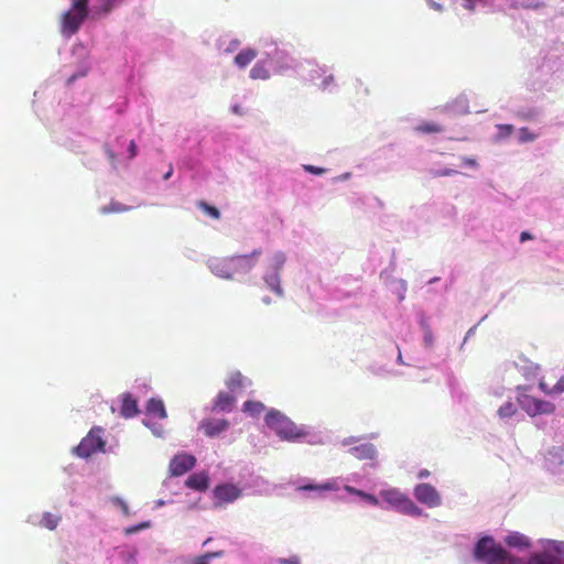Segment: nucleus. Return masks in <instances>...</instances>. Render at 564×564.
I'll return each mask as SVG.
<instances>
[{"label":"nucleus","instance_id":"nucleus-4","mask_svg":"<svg viewBox=\"0 0 564 564\" xmlns=\"http://www.w3.org/2000/svg\"><path fill=\"white\" fill-rule=\"evenodd\" d=\"M264 423L281 441L289 443H307L311 445L323 443L321 433L315 432L313 427L308 425H297L289 416L274 408L267 411Z\"/></svg>","mask_w":564,"mask_h":564},{"label":"nucleus","instance_id":"nucleus-45","mask_svg":"<svg viewBox=\"0 0 564 564\" xmlns=\"http://www.w3.org/2000/svg\"><path fill=\"white\" fill-rule=\"evenodd\" d=\"M302 167L306 173L316 175V176H321L327 172V169L312 165V164H303Z\"/></svg>","mask_w":564,"mask_h":564},{"label":"nucleus","instance_id":"nucleus-23","mask_svg":"<svg viewBox=\"0 0 564 564\" xmlns=\"http://www.w3.org/2000/svg\"><path fill=\"white\" fill-rule=\"evenodd\" d=\"M185 486L196 491H205L209 487V476L205 471L194 473L187 477Z\"/></svg>","mask_w":564,"mask_h":564},{"label":"nucleus","instance_id":"nucleus-38","mask_svg":"<svg viewBox=\"0 0 564 564\" xmlns=\"http://www.w3.org/2000/svg\"><path fill=\"white\" fill-rule=\"evenodd\" d=\"M131 208H132L131 206L123 205L119 202H111L109 205L102 206L100 208V213L101 214L122 213V212H128Z\"/></svg>","mask_w":564,"mask_h":564},{"label":"nucleus","instance_id":"nucleus-32","mask_svg":"<svg viewBox=\"0 0 564 564\" xmlns=\"http://www.w3.org/2000/svg\"><path fill=\"white\" fill-rule=\"evenodd\" d=\"M61 521V514H54L46 511L41 514L40 527L53 531L58 527Z\"/></svg>","mask_w":564,"mask_h":564},{"label":"nucleus","instance_id":"nucleus-20","mask_svg":"<svg viewBox=\"0 0 564 564\" xmlns=\"http://www.w3.org/2000/svg\"><path fill=\"white\" fill-rule=\"evenodd\" d=\"M199 430H203L208 437H216L229 429V421L226 419H204L199 422Z\"/></svg>","mask_w":564,"mask_h":564},{"label":"nucleus","instance_id":"nucleus-12","mask_svg":"<svg viewBox=\"0 0 564 564\" xmlns=\"http://www.w3.org/2000/svg\"><path fill=\"white\" fill-rule=\"evenodd\" d=\"M519 405L528 415L534 417L543 414H552L555 405L546 400L538 399L528 394L518 398Z\"/></svg>","mask_w":564,"mask_h":564},{"label":"nucleus","instance_id":"nucleus-14","mask_svg":"<svg viewBox=\"0 0 564 564\" xmlns=\"http://www.w3.org/2000/svg\"><path fill=\"white\" fill-rule=\"evenodd\" d=\"M241 496L242 488L230 481L220 482L213 488L215 507H220L224 503H232Z\"/></svg>","mask_w":564,"mask_h":564},{"label":"nucleus","instance_id":"nucleus-35","mask_svg":"<svg viewBox=\"0 0 564 564\" xmlns=\"http://www.w3.org/2000/svg\"><path fill=\"white\" fill-rule=\"evenodd\" d=\"M391 290L397 294L398 301L401 303L405 299L408 283L404 279H395L391 282Z\"/></svg>","mask_w":564,"mask_h":564},{"label":"nucleus","instance_id":"nucleus-25","mask_svg":"<svg viewBox=\"0 0 564 564\" xmlns=\"http://www.w3.org/2000/svg\"><path fill=\"white\" fill-rule=\"evenodd\" d=\"M498 416L506 423H508L509 420L519 422L524 417L523 414L518 410L517 405L511 401L505 402L498 409Z\"/></svg>","mask_w":564,"mask_h":564},{"label":"nucleus","instance_id":"nucleus-34","mask_svg":"<svg viewBox=\"0 0 564 564\" xmlns=\"http://www.w3.org/2000/svg\"><path fill=\"white\" fill-rule=\"evenodd\" d=\"M264 409V404L260 401L247 400L242 404V411L252 417L258 416Z\"/></svg>","mask_w":564,"mask_h":564},{"label":"nucleus","instance_id":"nucleus-56","mask_svg":"<svg viewBox=\"0 0 564 564\" xmlns=\"http://www.w3.org/2000/svg\"><path fill=\"white\" fill-rule=\"evenodd\" d=\"M360 440V437H357V436H349V437H346L341 441V445L343 446H350L355 443H357L358 441Z\"/></svg>","mask_w":564,"mask_h":564},{"label":"nucleus","instance_id":"nucleus-47","mask_svg":"<svg viewBox=\"0 0 564 564\" xmlns=\"http://www.w3.org/2000/svg\"><path fill=\"white\" fill-rule=\"evenodd\" d=\"M458 173H459V172H458L457 170L449 169V167L437 169V170H432V171H431V174H432L434 177L453 176V175H456V174H458Z\"/></svg>","mask_w":564,"mask_h":564},{"label":"nucleus","instance_id":"nucleus-39","mask_svg":"<svg viewBox=\"0 0 564 564\" xmlns=\"http://www.w3.org/2000/svg\"><path fill=\"white\" fill-rule=\"evenodd\" d=\"M142 423L144 426H147L148 429L151 430V432L154 436H156V437L164 436V429H163L162 424L154 422L153 420L148 419V417L143 419Z\"/></svg>","mask_w":564,"mask_h":564},{"label":"nucleus","instance_id":"nucleus-1","mask_svg":"<svg viewBox=\"0 0 564 564\" xmlns=\"http://www.w3.org/2000/svg\"><path fill=\"white\" fill-rule=\"evenodd\" d=\"M339 478L340 484L344 482L343 489L348 495L356 496L372 507H380L381 509L384 510H388L390 508L398 513L410 516L413 518L427 516L426 513H424L423 509L415 505V502L406 494L402 492L398 488L380 490L379 497L383 500V502L388 505V507H384L380 505L378 497L375 496L373 494L367 492L362 489L356 488L350 485V482L361 485L364 480V476L361 474L351 473L346 477Z\"/></svg>","mask_w":564,"mask_h":564},{"label":"nucleus","instance_id":"nucleus-54","mask_svg":"<svg viewBox=\"0 0 564 564\" xmlns=\"http://www.w3.org/2000/svg\"><path fill=\"white\" fill-rule=\"evenodd\" d=\"M486 318H487V315H485V316L479 321V323H478V324L474 325L473 327H470V328L467 330V333H466V335H465V337H464V343H466V341H467V340H468V339H469V338L475 334L477 326H478L482 321H485Z\"/></svg>","mask_w":564,"mask_h":564},{"label":"nucleus","instance_id":"nucleus-29","mask_svg":"<svg viewBox=\"0 0 564 564\" xmlns=\"http://www.w3.org/2000/svg\"><path fill=\"white\" fill-rule=\"evenodd\" d=\"M226 386L229 390H236L238 388H247L251 386V380L241 375L240 371H235L230 375L226 381Z\"/></svg>","mask_w":564,"mask_h":564},{"label":"nucleus","instance_id":"nucleus-28","mask_svg":"<svg viewBox=\"0 0 564 564\" xmlns=\"http://www.w3.org/2000/svg\"><path fill=\"white\" fill-rule=\"evenodd\" d=\"M258 55L256 48H243L234 58V63L238 68L247 67Z\"/></svg>","mask_w":564,"mask_h":564},{"label":"nucleus","instance_id":"nucleus-48","mask_svg":"<svg viewBox=\"0 0 564 564\" xmlns=\"http://www.w3.org/2000/svg\"><path fill=\"white\" fill-rule=\"evenodd\" d=\"M111 502L113 503V506L118 507L121 509L122 513L128 517L130 516V509H129V506L127 505V502L120 498V497H113L111 499Z\"/></svg>","mask_w":564,"mask_h":564},{"label":"nucleus","instance_id":"nucleus-33","mask_svg":"<svg viewBox=\"0 0 564 564\" xmlns=\"http://www.w3.org/2000/svg\"><path fill=\"white\" fill-rule=\"evenodd\" d=\"M90 69V63L88 61H82L76 65L73 74H70L66 80V85L69 87L78 78L85 77Z\"/></svg>","mask_w":564,"mask_h":564},{"label":"nucleus","instance_id":"nucleus-60","mask_svg":"<svg viewBox=\"0 0 564 564\" xmlns=\"http://www.w3.org/2000/svg\"><path fill=\"white\" fill-rule=\"evenodd\" d=\"M447 383H448L449 389L454 393L455 389H456V386L458 384L457 380L454 377H449Z\"/></svg>","mask_w":564,"mask_h":564},{"label":"nucleus","instance_id":"nucleus-19","mask_svg":"<svg viewBox=\"0 0 564 564\" xmlns=\"http://www.w3.org/2000/svg\"><path fill=\"white\" fill-rule=\"evenodd\" d=\"M207 268L210 270V272L224 280H232V271H231V262L230 257H224V258H217L213 257L209 258L206 262Z\"/></svg>","mask_w":564,"mask_h":564},{"label":"nucleus","instance_id":"nucleus-9","mask_svg":"<svg viewBox=\"0 0 564 564\" xmlns=\"http://www.w3.org/2000/svg\"><path fill=\"white\" fill-rule=\"evenodd\" d=\"M286 256L283 251H276L270 258L268 268L262 276L267 288L279 297L284 296V290L281 286V272L284 268Z\"/></svg>","mask_w":564,"mask_h":564},{"label":"nucleus","instance_id":"nucleus-18","mask_svg":"<svg viewBox=\"0 0 564 564\" xmlns=\"http://www.w3.org/2000/svg\"><path fill=\"white\" fill-rule=\"evenodd\" d=\"M347 453L359 460H370L371 463L367 464L366 466H370L372 468L377 466L379 452L376 445L372 443H362L359 445L350 446L347 449Z\"/></svg>","mask_w":564,"mask_h":564},{"label":"nucleus","instance_id":"nucleus-36","mask_svg":"<svg viewBox=\"0 0 564 564\" xmlns=\"http://www.w3.org/2000/svg\"><path fill=\"white\" fill-rule=\"evenodd\" d=\"M317 87L319 90L327 91V93H335L337 90V85H336L335 78L332 74H329V75L325 74L322 77L321 83L317 84Z\"/></svg>","mask_w":564,"mask_h":564},{"label":"nucleus","instance_id":"nucleus-27","mask_svg":"<svg viewBox=\"0 0 564 564\" xmlns=\"http://www.w3.org/2000/svg\"><path fill=\"white\" fill-rule=\"evenodd\" d=\"M445 109L454 115H465L469 112V100L466 95H459L454 101L448 104Z\"/></svg>","mask_w":564,"mask_h":564},{"label":"nucleus","instance_id":"nucleus-62","mask_svg":"<svg viewBox=\"0 0 564 564\" xmlns=\"http://www.w3.org/2000/svg\"><path fill=\"white\" fill-rule=\"evenodd\" d=\"M231 111L235 113V115H239L241 116L242 115V108L240 105L238 104H235L231 106Z\"/></svg>","mask_w":564,"mask_h":564},{"label":"nucleus","instance_id":"nucleus-50","mask_svg":"<svg viewBox=\"0 0 564 564\" xmlns=\"http://www.w3.org/2000/svg\"><path fill=\"white\" fill-rule=\"evenodd\" d=\"M433 343H434V336H433L432 329L430 326H426L425 332H423V344L426 348H430V347H432Z\"/></svg>","mask_w":564,"mask_h":564},{"label":"nucleus","instance_id":"nucleus-26","mask_svg":"<svg viewBox=\"0 0 564 564\" xmlns=\"http://www.w3.org/2000/svg\"><path fill=\"white\" fill-rule=\"evenodd\" d=\"M145 415L165 419L167 413L163 400L160 398H150L145 404Z\"/></svg>","mask_w":564,"mask_h":564},{"label":"nucleus","instance_id":"nucleus-8","mask_svg":"<svg viewBox=\"0 0 564 564\" xmlns=\"http://www.w3.org/2000/svg\"><path fill=\"white\" fill-rule=\"evenodd\" d=\"M536 544L530 564H564V541L540 539Z\"/></svg>","mask_w":564,"mask_h":564},{"label":"nucleus","instance_id":"nucleus-46","mask_svg":"<svg viewBox=\"0 0 564 564\" xmlns=\"http://www.w3.org/2000/svg\"><path fill=\"white\" fill-rule=\"evenodd\" d=\"M498 129V139H506L513 132V126L512 124H497Z\"/></svg>","mask_w":564,"mask_h":564},{"label":"nucleus","instance_id":"nucleus-63","mask_svg":"<svg viewBox=\"0 0 564 564\" xmlns=\"http://www.w3.org/2000/svg\"><path fill=\"white\" fill-rule=\"evenodd\" d=\"M431 9L441 12L443 11V4L437 1L432 2Z\"/></svg>","mask_w":564,"mask_h":564},{"label":"nucleus","instance_id":"nucleus-53","mask_svg":"<svg viewBox=\"0 0 564 564\" xmlns=\"http://www.w3.org/2000/svg\"><path fill=\"white\" fill-rule=\"evenodd\" d=\"M553 392L555 393H563L564 392V376H562L557 382L553 387Z\"/></svg>","mask_w":564,"mask_h":564},{"label":"nucleus","instance_id":"nucleus-49","mask_svg":"<svg viewBox=\"0 0 564 564\" xmlns=\"http://www.w3.org/2000/svg\"><path fill=\"white\" fill-rule=\"evenodd\" d=\"M460 160H462L460 166H463V167L476 170L479 166V164L475 158L462 156Z\"/></svg>","mask_w":564,"mask_h":564},{"label":"nucleus","instance_id":"nucleus-22","mask_svg":"<svg viewBox=\"0 0 564 564\" xmlns=\"http://www.w3.org/2000/svg\"><path fill=\"white\" fill-rule=\"evenodd\" d=\"M119 413L120 416L124 419L134 417L140 413L138 400L130 392L121 394V406Z\"/></svg>","mask_w":564,"mask_h":564},{"label":"nucleus","instance_id":"nucleus-51","mask_svg":"<svg viewBox=\"0 0 564 564\" xmlns=\"http://www.w3.org/2000/svg\"><path fill=\"white\" fill-rule=\"evenodd\" d=\"M459 6L468 11H474L477 3H485L487 0H459Z\"/></svg>","mask_w":564,"mask_h":564},{"label":"nucleus","instance_id":"nucleus-3","mask_svg":"<svg viewBox=\"0 0 564 564\" xmlns=\"http://www.w3.org/2000/svg\"><path fill=\"white\" fill-rule=\"evenodd\" d=\"M117 7V3H109L108 0H72L70 8L62 14L61 32L69 39L86 20L102 19Z\"/></svg>","mask_w":564,"mask_h":564},{"label":"nucleus","instance_id":"nucleus-15","mask_svg":"<svg viewBox=\"0 0 564 564\" xmlns=\"http://www.w3.org/2000/svg\"><path fill=\"white\" fill-rule=\"evenodd\" d=\"M413 496L417 502L431 509L442 506L443 502L437 489L427 482L416 484L413 488Z\"/></svg>","mask_w":564,"mask_h":564},{"label":"nucleus","instance_id":"nucleus-55","mask_svg":"<svg viewBox=\"0 0 564 564\" xmlns=\"http://www.w3.org/2000/svg\"><path fill=\"white\" fill-rule=\"evenodd\" d=\"M40 519H41V514L34 513V514H30L28 517L26 522L32 524V525L40 527Z\"/></svg>","mask_w":564,"mask_h":564},{"label":"nucleus","instance_id":"nucleus-17","mask_svg":"<svg viewBox=\"0 0 564 564\" xmlns=\"http://www.w3.org/2000/svg\"><path fill=\"white\" fill-rule=\"evenodd\" d=\"M544 466L553 475L564 471V445H554L546 451Z\"/></svg>","mask_w":564,"mask_h":564},{"label":"nucleus","instance_id":"nucleus-16","mask_svg":"<svg viewBox=\"0 0 564 564\" xmlns=\"http://www.w3.org/2000/svg\"><path fill=\"white\" fill-rule=\"evenodd\" d=\"M196 462V457L189 453H177L170 460L169 469L171 476L178 477L188 473L195 467Z\"/></svg>","mask_w":564,"mask_h":564},{"label":"nucleus","instance_id":"nucleus-42","mask_svg":"<svg viewBox=\"0 0 564 564\" xmlns=\"http://www.w3.org/2000/svg\"><path fill=\"white\" fill-rule=\"evenodd\" d=\"M536 134L533 133L529 128L527 127H522L519 129V132H518V141L520 143H528V142H532L536 139Z\"/></svg>","mask_w":564,"mask_h":564},{"label":"nucleus","instance_id":"nucleus-41","mask_svg":"<svg viewBox=\"0 0 564 564\" xmlns=\"http://www.w3.org/2000/svg\"><path fill=\"white\" fill-rule=\"evenodd\" d=\"M198 206L209 217H212L214 219H218L220 217V212H219V209L216 206L210 205V204H208L207 202H204V200H200L198 203Z\"/></svg>","mask_w":564,"mask_h":564},{"label":"nucleus","instance_id":"nucleus-52","mask_svg":"<svg viewBox=\"0 0 564 564\" xmlns=\"http://www.w3.org/2000/svg\"><path fill=\"white\" fill-rule=\"evenodd\" d=\"M276 564H302L299 555H291L290 557H278Z\"/></svg>","mask_w":564,"mask_h":564},{"label":"nucleus","instance_id":"nucleus-2","mask_svg":"<svg viewBox=\"0 0 564 564\" xmlns=\"http://www.w3.org/2000/svg\"><path fill=\"white\" fill-rule=\"evenodd\" d=\"M89 124V118L84 113L83 108L73 106L54 127L53 138L62 147L73 152H82L90 141L86 133Z\"/></svg>","mask_w":564,"mask_h":564},{"label":"nucleus","instance_id":"nucleus-11","mask_svg":"<svg viewBox=\"0 0 564 564\" xmlns=\"http://www.w3.org/2000/svg\"><path fill=\"white\" fill-rule=\"evenodd\" d=\"M340 488V478H328L323 482H316L312 478H301L295 485V490L301 492L314 494L317 497H323L327 491H337Z\"/></svg>","mask_w":564,"mask_h":564},{"label":"nucleus","instance_id":"nucleus-24","mask_svg":"<svg viewBox=\"0 0 564 564\" xmlns=\"http://www.w3.org/2000/svg\"><path fill=\"white\" fill-rule=\"evenodd\" d=\"M235 402L236 398L232 394L220 391L214 399L213 411L229 413L232 411Z\"/></svg>","mask_w":564,"mask_h":564},{"label":"nucleus","instance_id":"nucleus-44","mask_svg":"<svg viewBox=\"0 0 564 564\" xmlns=\"http://www.w3.org/2000/svg\"><path fill=\"white\" fill-rule=\"evenodd\" d=\"M525 365L521 367L523 375L527 379H533L538 377L539 367L532 362L524 361Z\"/></svg>","mask_w":564,"mask_h":564},{"label":"nucleus","instance_id":"nucleus-40","mask_svg":"<svg viewBox=\"0 0 564 564\" xmlns=\"http://www.w3.org/2000/svg\"><path fill=\"white\" fill-rule=\"evenodd\" d=\"M151 525H152V522L150 520L141 521L137 524H132V525L124 528V533L127 535L137 534L143 530L151 528Z\"/></svg>","mask_w":564,"mask_h":564},{"label":"nucleus","instance_id":"nucleus-30","mask_svg":"<svg viewBox=\"0 0 564 564\" xmlns=\"http://www.w3.org/2000/svg\"><path fill=\"white\" fill-rule=\"evenodd\" d=\"M268 63L265 62V57L259 59L253 67L250 69V78L252 79H262L267 80L270 78V70L265 67Z\"/></svg>","mask_w":564,"mask_h":564},{"label":"nucleus","instance_id":"nucleus-13","mask_svg":"<svg viewBox=\"0 0 564 564\" xmlns=\"http://www.w3.org/2000/svg\"><path fill=\"white\" fill-rule=\"evenodd\" d=\"M262 254V249H253L247 254H235L230 257L232 276L235 274H248L257 265L259 258Z\"/></svg>","mask_w":564,"mask_h":564},{"label":"nucleus","instance_id":"nucleus-5","mask_svg":"<svg viewBox=\"0 0 564 564\" xmlns=\"http://www.w3.org/2000/svg\"><path fill=\"white\" fill-rule=\"evenodd\" d=\"M471 557L477 564H530L531 551L525 556H517L488 533H479L471 547Z\"/></svg>","mask_w":564,"mask_h":564},{"label":"nucleus","instance_id":"nucleus-37","mask_svg":"<svg viewBox=\"0 0 564 564\" xmlns=\"http://www.w3.org/2000/svg\"><path fill=\"white\" fill-rule=\"evenodd\" d=\"M138 553L135 547L124 549L119 553V558L123 564H137Z\"/></svg>","mask_w":564,"mask_h":564},{"label":"nucleus","instance_id":"nucleus-21","mask_svg":"<svg viewBox=\"0 0 564 564\" xmlns=\"http://www.w3.org/2000/svg\"><path fill=\"white\" fill-rule=\"evenodd\" d=\"M505 543L509 549H514L520 552L532 549L531 539L518 531L510 532L505 536Z\"/></svg>","mask_w":564,"mask_h":564},{"label":"nucleus","instance_id":"nucleus-7","mask_svg":"<svg viewBox=\"0 0 564 564\" xmlns=\"http://www.w3.org/2000/svg\"><path fill=\"white\" fill-rule=\"evenodd\" d=\"M102 152L109 162L110 170L119 173L121 167H128L130 161L138 155V145L134 140L127 142L123 135H117L104 142Z\"/></svg>","mask_w":564,"mask_h":564},{"label":"nucleus","instance_id":"nucleus-61","mask_svg":"<svg viewBox=\"0 0 564 564\" xmlns=\"http://www.w3.org/2000/svg\"><path fill=\"white\" fill-rule=\"evenodd\" d=\"M431 473L430 470L427 469H420V471L417 473V478L419 479H425L427 477H430Z\"/></svg>","mask_w":564,"mask_h":564},{"label":"nucleus","instance_id":"nucleus-57","mask_svg":"<svg viewBox=\"0 0 564 564\" xmlns=\"http://www.w3.org/2000/svg\"><path fill=\"white\" fill-rule=\"evenodd\" d=\"M351 176V173L349 172H346V173H343L336 177L333 178V183H338V182H344V181H347L349 180Z\"/></svg>","mask_w":564,"mask_h":564},{"label":"nucleus","instance_id":"nucleus-10","mask_svg":"<svg viewBox=\"0 0 564 564\" xmlns=\"http://www.w3.org/2000/svg\"><path fill=\"white\" fill-rule=\"evenodd\" d=\"M104 429L94 426L82 438L79 444L73 448V453L80 458H89L96 453H106V441L104 440Z\"/></svg>","mask_w":564,"mask_h":564},{"label":"nucleus","instance_id":"nucleus-31","mask_svg":"<svg viewBox=\"0 0 564 564\" xmlns=\"http://www.w3.org/2000/svg\"><path fill=\"white\" fill-rule=\"evenodd\" d=\"M305 65H307L310 67V69H307V79L311 80V82H315L317 79H322V77L327 72V67L325 65L319 66V65L315 64L312 61H306L304 63V68H306ZM305 70L306 69H304L300 75H302Z\"/></svg>","mask_w":564,"mask_h":564},{"label":"nucleus","instance_id":"nucleus-43","mask_svg":"<svg viewBox=\"0 0 564 564\" xmlns=\"http://www.w3.org/2000/svg\"><path fill=\"white\" fill-rule=\"evenodd\" d=\"M416 130L422 133H438L443 131L442 127L434 122H424L416 127Z\"/></svg>","mask_w":564,"mask_h":564},{"label":"nucleus","instance_id":"nucleus-58","mask_svg":"<svg viewBox=\"0 0 564 564\" xmlns=\"http://www.w3.org/2000/svg\"><path fill=\"white\" fill-rule=\"evenodd\" d=\"M531 239H533V236L530 231L524 230L520 234L519 240L521 243H523L528 240H531Z\"/></svg>","mask_w":564,"mask_h":564},{"label":"nucleus","instance_id":"nucleus-59","mask_svg":"<svg viewBox=\"0 0 564 564\" xmlns=\"http://www.w3.org/2000/svg\"><path fill=\"white\" fill-rule=\"evenodd\" d=\"M173 173H174V169H173L172 164H170L167 171L162 176L163 180L164 181L170 180L173 176Z\"/></svg>","mask_w":564,"mask_h":564},{"label":"nucleus","instance_id":"nucleus-6","mask_svg":"<svg viewBox=\"0 0 564 564\" xmlns=\"http://www.w3.org/2000/svg\"><path fill=\"white\" fill-rule=\"evenodd\" d=\"M259 52L265 57V62L279 75H290L292 73L301 74L304 63L295 58L284 45H280L272 37H261L259 40Z\"/></svg>","mask_w":564,"mask_h":564},{"label":"nucleus","instance_id":"nucleus-64","mask_svg":"<svg viewBox=\"0 0 564 564\" xmlns=\"http://www.w3.org/2000/svg\"><path fill=\"white\" fill-rule=\"evenodd\" d=\"M419 324L423 332H425L426 326H430L426 318L423 315L421 316Z\"/></svg>","mask_w":564,"mask_h":564}]
</instances>
